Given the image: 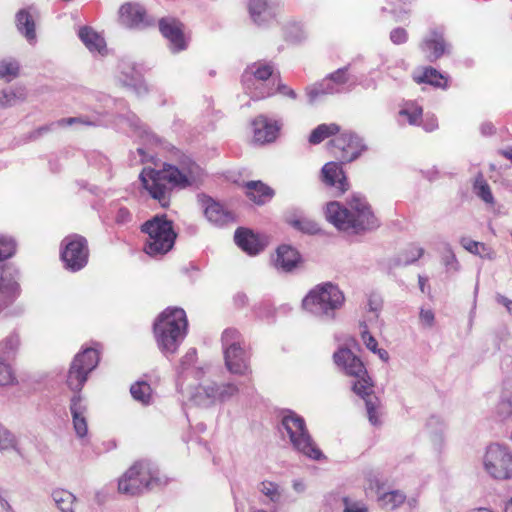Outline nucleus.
Masks as SVG:
<instances>
[{
	"label": "nucleus",
	"mask_w": 512,
	"mask_h": 512,
	"mask_svg": "<svg viewBox=\"0 0 512 512\" xmlns=\"http://www.w3.org/2000/svg\"><path fill=\"white\" fill-rule=\"evenodd\" d=\"M159 29L168 40L172 52L176 53L186 49L187 38L179 21L173 18H163L159 22Z\"/></svg>",
	"instance_id": "17"
},
{
	"label": "nucleus",
	"mask_w": 512,
	"mask_h": 512,
	"mask_svg": "<svg viewBox=\"0 0 512 512\" xmlns=\"http://www.w3.org/2000/svg\"><path fill=\"white\" fill-rule=\"evenodd\" d=\"M200 200L208 221L219 226L233 222V214L226 210L221 204L206 196L201 197Z\"/></svg>",
	"instance_id": "25"
},
{
	"label": "nucleus",
	"mask_w": 512,
	"mask_h": 512,
	"mask_svg": "<svg viewBox=\"0 0 512 512\" xmlns=\"http://www.w3.org/2000/svg\"><path fill=\"white\" fill-rule=\"evenodd\" d=\"M301 263V256L299 252L289 246L281 245L276 251V255L273 258V265L278 271L292 272Z\"/></svg>",
	"instance_id": "23"
},
{
	"label": "nucleus",
	"mask_w": 512,
	"mask_h": 512,
	"mask_svg": "<svg viewBox=\"0 0 512 512\" xmlns=\"http://www.w3.org/2000/svg\"><path fill=\"white\" fill-rule=\"evenodd\" d=\"M340 132V127L336 123L320 124L312 130L309 136L311 144H319L330 136H334Z\"/></svg>",
	"instance_id": "40"
},
{
	"label": "nucleus",
	"mask_w": 512,
	"mask_h": 512,
	"mask_svg": "<svg viewBox=\"0 0 512 512\" xmlns=\"http://www.w3.org/2000/svg\"><path fill=\"white\" fill-rule=\"evenodd\" d=\"M335 364L348 376L354 377L352 390L355 394L365 399L366 410L369 422L374 425H380L379 401L376 397H371L372 391L371 379L367 374L361 360L356 357L349 349H339L333 355Z\"/></svg>",
	"instance_id": "3"
},
{
	"label": "nucleus",
	"mask_w": 512,
	"mask_h": 512,
	"mask_svg": "<svg viewBox=\"0 0 512 512\" xmlns=\"http://www.w3.org/2000/svg\"><path fill=\"white\" fill-rule=\"evenodd\" d=\"M61 259L65 268L76 272L83 269L89 256L87 241L80 235H69L61 243Z\"/></svg>",
	"instance_id": "13"
},
{
	"label": "nucleus",
	"mask_w": 512,
	"mask_h": 512,
	"mask_svg": "<svg viewBox=\"0 0 512 512\" xmlns=\"http://www.w3.org/2000/svg\"><path fill=\"white\" fill-rule=\"evenodd\" d=\"M343 512H369L367 503L363 500L345 496L342 498Z\"/></svg>",
	"instance_id": "51"
},
{
	"label": "nucleus",
	"mask_w": 512,
	"mask_h": 512,
	"mask_svg": "<svg viewBox=\"0 0 512 512\" xmlns=\"http://www.w3.org/2000/svg\"><path fill=\"white\" fill-rule=\"evenodd\" d=\"M243 87L252 99L260 100L276 92L275 81H242Z\"/></svg>",
	"instance_id": "29"
},
{
	"label": "nucleus",
	"mask_w": 512,
	"mask_h": 512,
	"mask_svg": "<svg viewBox=\"0 0 512 512\" xmlns=\"http://www.w3.org/2000/svg\"><path fill=\"white\" fill-rule=\"evenodd\" d=\"M305 94L310 105L319 102L324 96L333 95V89L328 87L324 79L320 82L311 84L305 88Z\"/></svg>",
	"instance_id": "37"
},
{
	"label": "nucleus",
	"mask_w": 512,
	"mask_h": 512,
	"mask_svg": "<svg viewBox=\"0 0 512 512\" xmlns=\"http://www.w3.org/2000/svg\"><path fill=\"white\" fill-rule=\"evenodd\" d=\"M350 76L347 68H340L324 78L328 87L333 89V94L341 93L345 89V85L349 82Z\"/></svg>",
	"instance_id": "38"
},
{
	"label": "nucleus",
	"mask_w": 512,
	"mask_h": 512,
	"mask_svg": "<svg viewBox=\"0 0 512 512\" xmlns=\"http://www.w3.org/2000/svg\"><path fill=\"white\" fill-rule=\"evenodd\" d=\"M365 149L362 139L351 131H343L330 141L331 153L343 162H351Z\"/></svg>",
	"instance_id": "14"
},
{
	"label": "nucleus",
	"mask_w": 512,
	"mask_h": 512,
	"mask_svg": "<svg viewBox=\"0 0 512 512\" xmlns=\"http://www.w3.org/2000/svg\"><path fill=\"white\" fill-rule=\"evenodd\" d=\"M238 393L239 387L235 383L218 384L213 381H205L193 388L190 392V399L197 406L210 407L227 402Z\"/></svg>",
	"instance_id": "10"
},
{
	"label": "nucleus",
	"mask_w": 512,
	"mask_h": 512,
	"mask_svg": "<svg viewBox=\"0 0 512 512\" xmlns=\"http://www.w3.org/2000/svg\"><path fill=\"white\" fill-rule=\"evenodd\" d=\"M196 356H197V352H196V349H194V348L189 349L185 353V355L180 360V368L183 372L188 371L192 368V366L196 362Z\"/></svg>",
	"instance_id": "55"
},
{
	"label": "nucleus",
	"mask_w": 512,
	"mask_h": 512,
	"mask_svg": "<svg viewBox=\"0 0 512 512\" xmlns=\"http://www.w3.org/2000/svg\"><path fill=\"white\" fill-rule=\"evenodd\" d=\"M247 196L256 204H264L273 196V191L259 181H251L246 184Z\"/></svg>",
	"instance_id": "33"
},
{
	"label": "nucleus",
	"mask_w": 512,
	"mask_h": 512,
	"mask_svg": "<svg viewBox=\"0 0 512 512\" xmlns=\"http://www.w3.org/2000/svg\"><path fill=\"white\" fill-rule=\"evenodd\" d=\"M423 51L431 61L441 57L446 51V45L441 32L432 31L422 45Z\"/></svg>",
	"instance_id": "28"
},
{
	"label": "nucleus",
	"mask_w": 512,
	"mask_h": 512,
	"mask_svg": "<svg viewBox=\"0 0 512 512\" xmlns=\"http://www.w3.org/2000/svg\"><path fill=\"white\" fill-rule=\"evenodd\" d=\"M258 490L270 503L278 505L283 501L284 489L276 482L264 480L259 484Z\"/></svg>",
	"instance_id": "35"
},
{
	"label": "nucleus",
	"mask_w": 512,
	"mask_h": 512,
	"mask_svg": "<svg viewBox=\"0 0 512 512\" xmlns=\"http://www.w3.org/2000/svg\"><path fill=\"white\" fill-rule=\"evenodd\" d=\"M161 484L159 472L149 462L133 464L118 480V491L128 496H137Z\"/></svg>",
	"instance_id": "8"
},
{
	"label": "nucleus",
	"mask_w": 512,
	"mask_h": 512,
	"mask_svg": "<svg viewBox=\"0 0 512 512\" xmlns=\"http://www.w3.org/2000/svg\"><path fill=\"white\" fill-rule=\"evenodd\" d=\"M16 245L12 238L0 236V260L7 259L15 253ZM21 287L11 275L4 274L0 265V307L1 311L12 305L20 296Z\"/></svg>",
	"instance_id": "12"
},
{
	"label": "nucleus",
	"mask_w": 512,
	"mask_h": 512,
	"mask_svg": "<svg viewBox=\"0 0 512 512\" xmlns=\"http://www.w3.org/2000/svg\"><path fill=\"white\" fill-rule=\"evenodd\" d=\"M118 18L121 25L130 29H144L155 23L154 18L147 14L145 8L134 2L121 5Z\"/></svg>",
	"instance_id": "15"
},
{
	"label": "nucleus",
	"mask_w": 512,
	"mask_h": 512,
	"mask_svg": "<svg viewBox=\"0 0 512 512\" xmlns=\"http://www.w3.org/2000/svg\"><path fill=\"white\" fill-rule=\"evenodd\" d=\"M361 338L367 349H369L371 352H376V349L378 348V343L376 339L366 329H364L361 332Z\"/></svg>",
	"instance_id": "58"
},
{
	"label": "nucleus",
	"mask_w": 512,
	"mask_h": 512,
	"mask_svg": "<svg viewBox=\"0 0 512 512\" xmlns=\"http://www.w3.org/2000/svg\"><path fill=\"white\" fill-rule=\"evenodd\" d=\"M21 347V335L12 331L0 340V389L17 384L13 361Z\"/></svg>",
	"instance_id": "11"
},
{
	"label": "nucleus",
	"mask_w": 512,
	"mask_h": 512,
	"mask_svg": "<svg viewBox=\"0 0 512 512\" xmlns=\"http://www.w3.org/2000/svg\"><path fill=\"white\" fill-rule=\"evenodd\" d=\"M419 322L424 328H432L435 325V313L431 308L422 307L419 312Z\"/></svg>",
	"instance_id": "54"
},
{
	"label": "nucleus",
	"mask_w": 512,
	"mask_h": 512,
	"mask_svg": "<svg viewBox=\"0 0 512 512\" xmlns=\"http://www.w3.org/2000/svg\"><path fill=\"white\" fill-rule=\"evenodd\" d=\"M282 434L287 437L293 449L314 461L325 459L316 442L310 435L305 420L292 411H287L282 417Z\"/></svg>",
	"instance_id": "6"
},
{
	"label": "nucleus",
	"mask_w": 512,
	"mask_h": 512,
	"mask_svg": "<svg viewBox=\"0 0 512 512\" xmlns=\"http://www.w3.org/2000/svg\"><path fill=\"white\" fill-rule=\"evenodd\" d=\"M0 452H16L19 453L18 439L13 432L0 423Z\"/></svg>",
	"instance_id": "45"
},
{
	"label": "nucleus",
	"mask_w": 512,
	"mask_h": 512,
	"mask_svg": "<svg viewBox=\"0 0 512 512\" xmlns=\"http://www.w3.org/2000/svg\"><path fill=\"white\" fill-rule=\"evenodd\" d=\"M20 72L19 62L15 59H3L0 61V79L11 82L18 77Z\"/></svg>",
	"instance_id": "47"
},
{
	"label": "nucleus",
	"mask_w": 512,
	"mask_h": 512,
	"mask_svg": "<svg viewBox=\"0 0 512 512\" xmlns=\"http://www.w3.org/2000/svg\"><path fill=\"white\" fill-rule=\"evenodd\" d=\"M462 247L468 252L484 259L492 260L495 258L494 251L482 242L474 241L470 238H462L460 240Z\"/></svg>",
	"instance_id": "36"
},
{
	"label": "nucleus",
	"mask_w": 512,
	"mask_h": 512,
	"mask_svg": "<svg viewBox=\"0 0 512 512\" xmlns=\"http://www.w3.org/2000/svg\"><path fill=\"white\" fill-rule=\"evenodd\" d=\"M284 35L292 42H300L306 39L308 30L301 21L291 20L284 25Z\"/></svg>",
	"instance_id": "44"
},
{
	"label": "nucleus",
	"mask_w": 512,
	"mask_h": 512,
	"mask_svg": "<svg viewBox=\"0 0 512 512\" xmlns=\"http://www.w3.org/2000/svg\"><path fill=\"white\" fill-rule=\"evenodd\" d=\"M422 114L423 109L416 101L407 100L399 106V118L405 119L409 125L419 126Z\"/></svg>",
	"instance_id": "31"
},
{
	"label": "nucleus",
	"mask_w": 512,
	"mask_h": 512,
	"mask_svg": "<svg viewBox=\"0 0 512 512\" xmlns=\"http://www.w3.org/2000/svg\"><path fill=\"white\" fill-rule=\"evenodd\" d=\"M321 175L323 182L333 187L339 194H343L349 189V183L339 163H326L321 170Z\"/></svg>",
	"instance_id": "22"
},
{
	"label": "nucleus",
	"mask_w": 512,
	"mask_h": 512,
	"mask_svg": "<svg viewBox=\"0 0 512 512\" xmlns=\"http://www.w3.org/2000/svg\"><path fill=\"white\" fill-rule=\"evenodd\" d=\"M408 35L405 29L396 28L391 31L390 39L394 44H402L407 41Z\"/></svg>",
	"instance_id": "57"
},
{
	"label": "nucleus",
	"mask_w": 512,
	"mask_h": 512,
	"mask_svg": "<svg viewBox=\"0 0 512 512\" xmlns=\"http://www.w3.org/2000/svg\"><path fill=\"white\" fill-rule=\"evenodd\" d=\"M27 98V89L22 85L0 91V109H5L23 102Z\"/></svg>",
	"instance_id": "30"
},
{
	"label": "nucleus",
	"mask_w": 512,
	"mask_h": 512,
	"mask_svg": "<svg viewBox=\"0 0 512 512\" xmlns=\"http://www.w3.org/2000/svg\"><path fill=\"white\" fill-rule=\"evenodd\" d=\"M120 81L128 87H133L140 93V89L143 88L146 91V87L143 86L141 73L134 67L124 65L121 70Z\"/></svg>",
	"instance_id": "39"
},
{
	"label": "nucleus",
	"mask_w": 512,
	"mask_h": 512,
	"mask_svg": "<svg viewBox=\"0 0 512 512\" xmlns=\"http://www.w3.org/2000/svg\"><path fill=\"white\" fill-rule=\"evenodd\" d=\"M188 321L181 308H167L155 320L154 336L165 356L174 355L187 333Z\"/></svg>",
	"instance_id": "4"
},
{
	"label": "nucleus",
	"mask_w": 512,
	"mask_h": 512,
	"mask_svg": "<svg viewBox=\"0 0 512 512\" xmlns=\"http://www.w3.org/2000/svg\"><path fill=\"white\" fill-rule=\"evenodd\" d=\"M289 223L293 227L309 234H314L319 230L318 224L302 213L295 218H290Z\"/></svg>",
	"instance_id": "49"
},
{
	"label": "nucleus",
	"mask_w": 512,
	"mask_h": 512,
	"mask_svg": "<svg viewBox=\"0 0 512 512\" xmlns=\"http://www.w3.org/2000/svg\"><path fill=\"white\" fill-rule=\"evenodd\" d=\"M323 210L326 220L339 231L360 233L379 226L370 205L361 195H353L346 205L328 202Z\"/></svg>",
	"instance_id": "1"
},
{
	"label": "nucleus",
	"mask_w": 512,
	"mask_h": 512,
	"mask_svg": "<svg viewBox=\"0 0 512 512\" xmlns=\"http://www.w3.org/2000/svg\"><path fill=\"white\" fill-rule=\"evenodd\" d=\"M406 500V495L400 490H393L382 493L378 496L377 501L384 509H396L400 507Z\"/></svg>",
	"instance_id": "42"
},
{
	"label": "nucleus",
	"mask_w": 512,
	"mask_h": 512,
	"mask_svg": "<svg viewBox=\"0 0 512 512\" xmlns=\"http://www.w3.org/2000/svg\"><path fill=\"white\" fill-rule=\"evenodd\" d=\"M275 88H276V92H279L283 96L288 97L292 100H296L298 97L295 90L288 87L287 85L281 84L280 82H278V83L275 82Z\"/></svg>",
	"instance_id": "60"
},
{
	"label": "nucleus",
	"mask_w": 512,
	"mask_h": 512,
	"mask_svg": "<svg viewBox=\"0 0 512 512\" xmlns=\"http://www.w3.org/2000/svg\"><path fill=\"white\" fill-rule=\"evenodd\" d=\"M426 131L431 132L438 128V121L434 115L426 114L424 118L421 117L420 125Z\"/></svg>",
	"instance_id": "56"
},
{
	"label": "nucleus",
	"mask_w": 512,
	"mask_h": 512,
	"mask_svg": "<svg viewBox=\"0 0 512 512\" xmlns=\"http://www.w3.org/2000/svg\"><path fill=\"white\" fill-rule=\"evenodd\" d=\"M133 399L142 405H149L153 402V394L150 385L145 381H138L130 387Z\"/></svg>",
	"instance_id": "41"
},
{
	"label": "nucleus",
	"mask_w": 512,
	"mask_h": 512,
	"mask_svg": "<svg viewBox=\"0 0 512 512\" xmlns=\"http://www.w3.org/2000/svg\"><path fill=\"white\" fill-rule=\"evenodd\" d=\"M69 411L75 435L82 441H87L89 407L86 398L81 394H74L70 399Z\"/></svg>",
	"instance_id": "16"
},
{
	"label": "nucleus",
	"mask_w": 512,
	"mask_h": 512,
	"mask_svg": "<svg viewBox=\"0 0 512 512\" xmlns=\"http://www.w3.org/2000/svg\"><path fill=\"white\" fill-rule=\"evenodd\" d=\"M473 189L474 193L485 203L490 205L494 204V197L492 195L491 189L481 174L476 177Z\"/></svg>",
	"instance_id": "48"
},
{
	"label": "nucleus",
	"mask_w": 512,
	"mask_h": 512,
	"mask_svg": "<svg viewBox=\"0 0 512 512\" xmlns=\"http://www.w3.org/2000/svg\"><path fill=\"white\" fill-rule=\"evenodd\" d=\"M39 18V11L34 6L19 10L16 14V27L19 33L25 37L30 44L36 42V21Z\"/></svg>",
	"instance_id": "19"
},
{
	"label": "nucleus",
	"mask_w": 512,
	"mask_h": 512,
	"mask_svg": "<svg viewBox=\"0 0 512 512\" xmlns=\"http://www.w3.org/2000/svg\"><path fill=\"white\" fill-rule=\"evenodd\" d=\"M345 297L338 286L325 282L313 287L302 300V308L322 320H332Z\"/></svg>",
	"instance_id": "5"
},
{
	"label": "nucleus",
	"mask_w": 512,
	"mask_h": 512,
	"mask_svg": "<svg viewBox=\"0 0 512 512\" xmlns=\"http://www.w3.org/2000/svg\"><path fill=\"white\" fill-rule=\"evenodd\" d=\"M125 122L135 131H139L141 137L143 134H146V130L143 128L140 119L136 115H129L127 119H125Z\"/></svg>",
	"instance_id": "59"
},
{
	"label": "nucleus",
	"mask_w": 512,
	"mask_h": 512,
	"mask_svg": "<svg viewBox=\"0 0 512 512\" xmlns=\"http://www.w3.org/2000/svg\"><path fill=\"white\" fill-rule=\"evenodd\" d=\"M234 239L237 246L251 256L257 255L266 246L264 238L248 229H237Z\"/></svg>",
	"instance_id": "24"
},
{
	"label": "nucleus",
	"mask_w": 512,
	"mask_h": 512,
	"mask_svg": "<svg viewBox=\"0 0 512 512\" xmlns=\"http://www.w3.org/2000/svg\"><path fill=\"white\" fill-rule=\"evenodd\" d=\"M441 262L445 266L447 272H457L460 268L459 262L449 244H445L444 251L441 255Z\"/></svg>",
	"instance_id": "50"
},
{
	"label": "nucleus",
	"mask_w": 512,
	"mask_h": 512,
	"mask_svg": "<svg viewBox=\"0 0 512 512\" xmlns=\"http://www.w3.org/2000/svg\"><path fill=\"white\" fill-rule=\"evenodd\" d=\"M367 482H368V489H374V488H376L377 490L380 489V481L376 475H374L372 473L368 474Z\"/></svg>",
	"instance_id": "63"
},
{
	"label": "nucleus",
	"mask_w": 512,
	"mask_h": 512,
	"mask_svg": "<svg viewBox=\"0 0 512 512\" xmlns=\"http://www.w3.org/2000/svg\"><path fill=\"white\" fill-rule=\"evenodd\" d=\"M414 80L418 83H428L436 87L446 85L444 76L433 68H425L420 74H415Z\"/></svg>",
	"instance_id": "46"
},
{
	"label": "nucleus",
	"mask_w": 512,
	"mask_h": 512,
	"mask_svg": "<svg viewBox=\"0 0 512 512\" xmlns=\"http://www.w3.org/2000/svg\"><path fill=\"white\" fill-rule=\"evenodd\" d=\"M495 414L499 420L503 421L512 416V401L509 398H503L495 408Z\"/></svg>",
	"instance_id": "53"
},
{
	"label": "nucleus",
	"mask_w": 512,
	"mask_h": 512,
	"mask_svg": "<svg viewBox=\"0 0 512 512\" xmlns=\"http://www.w3.org/2000/svg\"><path fill=\"white\" fill-rule=\"evenodd\" d=\"M381 308V301L376 298H371L369 300V309L370 311L377 312Z\"/></svg>",
	"instance_id": "64"
},
{
	"label": "nucleus",
	"mask_w": 512,
	"mask_h": 512,
	"mask_svg": "<svg viewBox=\"0 0 512 512\" xmlns=\"http://www.w3.org/2000/svg\"><path fill=\"white\" fill-rule=\"evenodd\" d=\"M88 375L78 368L74 363L71 364L68 376H67V385L68 387L75 392V394H80L85 382L87 381Z\"/></svg>",
	"instance_id": "43"
},
{
	"label": "nucleus",
	"mask_w": 512,
	"mask_h": 512,
	"mask_svg": "<svg viewBox=\"0 0 512 512\" xmlns=\"http://www.w3.org/2000/svg\"><path fill=\"white\" fill-rule=\"evenodd\" d=\"M74 123H83V124H88V125H94L95 124V122H88V121H85L83 118H78V117H71V118L61 119L56 124L58 126H64V125H72Z\"/></svg>",
	"instance_id": "62"
},
{
	"label": "nucleus",
	"mask_w": 512,
	"mask_h": 512,
	"mask_svg": "<svg viewBox=\"0 0 512 512\" xmlns=\"http://www.w3.org/2000/svg\"><path fill=\"white\" fill-rule=\"evenodd\" d=\"M481 462L485 473L495 480L512 477V451L505 444H489L484 450Z\"/></svg>",
	"instance_id": "9"
},
{
	"label": "nucleus",
	"mask_w": 512,
	"mask_h": 512,
	"mask_svg": "<svg viewBox=\"0 0 512 512\" xmlns=\"http://www.w3.org/2000/svg\"><path fill=\"white\" fill-rule=\"evenodd\" d=\"M78 36L91 53L104 55L106 52V43L104 38L89 27L79 29Z\"/></svg>",
	"instance_id": "26"
},
{
	"label": "nucleus",
	"mask_w": 512,
	"mask_h": 512,
	"mask_svg": "<svg viewBox=\"0 0 512 512\" xmlns=\"http://www.w3.org/2000/svg\"><path fill=\"white\" fill-rule=\"evenodd\" d=\"M144 234V251L153 257L169 252L175 242L176 233L172 221L166 216H154L141 225Z\"/></svg>",
	"instance_id": "7"
},
{
	"label": "nucleus",
	"mask_w": 512,
	"mask_h": 512,
	"mask_svg": "<svg viewBox=\"0 0 512 512\" xmlns=\"http://www.w3.org/2000/svg\"><path fill=\"white\" fill-rule=\"evenodd\" d=\"M495 301L498 305H501L502 307H504L506 309L507 313L510 316H512V299H510L504 295H501V294H496Z\"/></svg>",
	"instance_id": "61"
},
{
	"label": "nucleus",
	"mask_w": 512,
	"mask_h": 512,
	"mask_svg": "<svg viewBox=\"0 0 512 512\" xmlns=\"http://www.w3.org/2000/svg\"><path fill=\"white\" fill-rule=\"evenodd\" d=\"M252 127L254 141L264 144L277 138L281 125L277 121L260 115L253 120Z\"/></svg>",
	"instance_id": "21"
},
{
	"label": "nucleus",
	"mask_w": 512,
	"mask_h": 512,
	"mask_svg": "<svg viewBox=\"0 0 512 512\" xmlns=\"http://www.w3.org/2000/svg\"><path fill=\"white\" fill-rule=\"evenodd\" d=\"M224 360L225 366L231 374L246 376L251 372L248 356L242 346L226 348Z\"/></svg>",
	"instance_id": "20"
},
{
	"label": "nucleus",
	"mask_w": 512,
	"mask_h": 512,
	"mask_svg": "<svg viewBox=\"0 0 512 512\" xmlns=\"http://www.w3.org/2000/svg\"><path fill=\"white\" fill-rule=\"evenodd\" d=\"M199 175L200 168L196 164L182 170L175 166L164 165L161 170L145 167L139 178L143 188L165 207L168 205L169 193L173 188H185L193 184Z\"/></svg>",
	"instance_id": "2"
},
{
	"label": "nucleus",
	"mask_w": 512,
	"mask_h": 512,
	"mask_svg": "<svg viewBox=\"0 0 512 512\" xmlns=\"http://www.w3.org/2000/svg\"><path fill=\"white\" fill-rule=\"evenodd\" d=\"M275 81L276 79L273 77V67L267 63H253L249 65L243 75L242 81Z\"/></svg>",
	"instance_id": "27"
},
{
	"label": "nucleus",
	"mask_w": 512,
	"mask_h": 512,
	"mask_svg": "<svg viewBox=\"0 0 512 512\" xmlns=\"http://www.w3.org/2000/svg\"><path fill=\"white\" fill-rule=\"evenodd\" d=\"M98 362V350L96 348H86L75 356L72 363L89 375L96 368Z\"/></svg>",
	"instance_id": "32"
},
{
	"label": "nucleus",
	"mask_w": 512,
	"mask_h": 512,
	"mask_svg": "<svg viewBox=\"0 0 512 512\" xmlns=\"http://www.w3.org/2000/svg\"><path fill=\"white\" fill-rule=\"evenodd\" d=\"M222 346L225 351L226 348L241 346V335L236 329H226L222 334Z\"/></svg>",
	"instance_id": "52"
},
{
	"label": "nucleus",
	"mask_w": 512,
	"mask_h": 512,
	"mask_svg": "<svg viewBox=\"0 0 512 512\" xmlns=\"http://www.w3.org/2000/svg\"><path fill=\"white\" fill-rule=\"evenodd\" d=\"M51 497L61 512H75L76 496L66 489L53 490Z\"/></svg>",
	"instance_id": "34"
},
{
	"label": "nucleus",
	"mask_w": 512,
	"mask_h": 512,
	"mask_svg": "<svg viewBox=\"0 0 512 512\" xmlns=\"http://www.w3.org/2000/svg\"><path fill=\"white\" fill-rule=\"evenodd\" d=\"M250 18L257 25H265L278 15L279 4L272 0H249Z\"/></svg>",
	"instance_id": "18"
}]
</instances>
